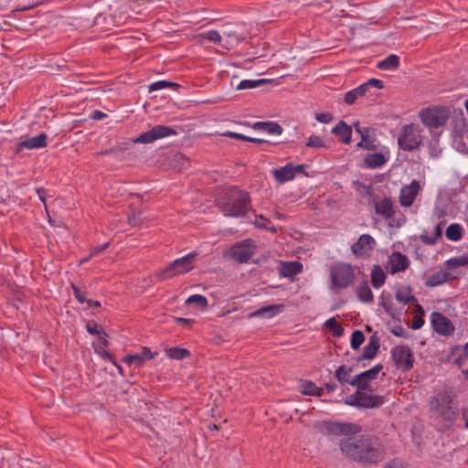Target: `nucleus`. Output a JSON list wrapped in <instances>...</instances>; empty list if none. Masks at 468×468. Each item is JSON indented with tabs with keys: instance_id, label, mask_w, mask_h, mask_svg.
I'll return each mask as SVG.
<instances>
[{
	"instance_id": "09e8293b",
	"label": "nucleus",
	"mask_w": 468,
	"mask_h": 468,
	"mask_svg": "<svg viewBox=\"0 0 468 468\" xmlns=\"http://www.w3.org/2000/svg\"><path fill=\"white\" fill-rule=\"evenodd\" d=\"M446 264L449 268L454 269L461 266L468 265V258L467 257H455L448 260Z\"/></svg>"
},
{
	"instance_id": "603ef678",
	"label": "nucleus",
	"mask_w": 468,
	"mask_h": 468,
	"mask_svg": "<svg viewBox=\"0 0 468 468\" xmlns=\"http://www.w3.org/2000/svg\"><path fill=\"white\" fill-rule=\"evenodd\" d=\"M362 86H366L365 87V91L367 93L369 91V89L371 87H375V88H378V89H382L383 88L382 81L380 80H377V79H370L367 82L362 84Z\"/></svg>"
},
{
	"instance_id": "f3484780",
	"label": "nucleus",
	"mask_w": 468,
	"mask_h": 468,
	"mask_svg": "<svg viewBox=\"0 0 468 468\" xmlns=\"http://www.w3.org/2000/svg\"><path fill=\"white\" fill-rule=\"evenodd\" d=\"M452 359L453 364L458 366L468 378V369L463 368L464 365L468 361V344L463 346H456L452 352Z\"/></svg>"
},
{
	"instance_id": "49530a36",
	"label": "nucleus",
	"mask_w": 468,
	"mask_h": 468,
	"mask_svg": "<svg viewBox=\"0 0 468 468\" xmlns=\"http://www.w3.org/2000/svg\"><path fill=\"white\" fill-rule=\"evenodd\" d=\"M178 87H179V85L176 82H171V81H166V80H159V81L152 83L149 86V90L154 91V90H158L165 89V88L176 89Z\"/></svg>"
},
{
	"instance_id": "ddd939ff",
	"label": "nucleus",
	"mask_w": 468,
	"mask_h": 468,
	"mask_svg": "<svg viewBox=\"0 0 468 468\" xmlns=\"http://www.w3.org/2000/svg\"><path fill=\"white\" fill-rule=\"evenodd\" d=\"M420 190L419 181L413 180L410 185L404 186L400 190L399 203L402 207H410Z\"/></svg>"
},
{
	"instance_id": "473e14b6",
	"label": "nucleus",
	"mask_w": 468,
	"mask_h": 468,
	"mask_svg": "<svg viewBox=\"0 0 468 468\" xmlns=\"http://www.w3.org/2000/svg\"><path fill=\"white\" fill-rule=\"evenodd\" d=\"M386 158L381 153L369 154L365 158L367 167L377 168L382 166L386 163Z\"/></svg>"
},
{
	"instance_id": "5fc2aeb1",
	"label": "nucleus",
	"mask_w": 468,
	"mask_h": 468,
	"mask_svg": "<svg viewBox=\"0 0 468 468\" xmlns=\"http://www.w3.org/2000/svg\"><path fill=\"white\" fill-rule=\"evenodd\" d=\"M384 468H407L405 463L399 458L390 460Z\"/></svg>"
},
{
	"instance_id": "58836bf2",
	"label": "nucleus",
	"mask_w": 468,
	"mask_h": 468,
	"mask_svg": "<svg viewBox=\"0 0 468 468\" xmlns=\"http://www.w3.org/2000/svg\"><path fill=\"white\" fill-rule=\"evenodd\" d=\"M167 356L172 359L181 360L190 356L187 349L181 347H172L166 350Z\"/></svg>"
},
{
	"instance_id": "423d86ee",
	"label": "nucleus",
	"mask_w": 468,
	"mask_h": 468,
	"mask_svg": "<svg viewBox=\"0 0 468 468\" xmlns=\"http://www.w3.org/2000/svg\"><path fill=\"white\" fill-rule=\"evenodd\" d=\"M330 277L334 286L346 288L354 282V269L350 264L346 263L335 264L330 269Z\"/></svg>"
},
{
	"instance_id": "f8f14e48",
	"label": "nucleus",
	"mask_w": 468,
	"mask_h": 468,
	"mask_svg": "<svg viewBox=\"0 0 468 468\" xmlns=\"http://www.w3.org/2000/svg\"><path fill=\"white\" fill-rule=\"evenodd\" d=\"M431 323L433 329L443 335H449L454 331L452 322L442 314L433 312L431 315Z\"/></svg>"
},
{
	"instance_id": "cd10ccee",
	"label": "nucleus",
	"mask_w": 468,
	"mask_h": 468,
	"mask_svg": "<svg viewBox=\"0 0 468 468\" xmlns=\"http://www.w3.org/2000/svg\"><path fill=\"white\" fill-rule=\"evenodd\" d=\"M275 179L280 183H285L294 177L293 165H287L273 171Z\"/></svg>"
},
{
	"instance_id": "c756f323",
	"label": "nucleus",
	"mask_w": 468,
	"mask_h": 468,
	"mask_svg": "<svg viewBox=\"0 0 468 468\" xmlns=\"http://www.w3.org/2000/svg\"><path fill=\"white\" fill-rule=\"evenodd\" d=\"M386 277L385 271L379 265L373 266L371 271V282L375 288H380L385 283Z\"/></svg>"
},
{
	"instance_id": "2eb2a0df",
	"label": "nucleus",
	"mask_w": 468,
	"mask_h": 468,
	"mask_svg": "<svg viewBox=\"0 0 468 468\" xmlns=\"http://www.w3.org/2000/svg\"><path fill=\"white\" fill-rule=\"evenodd\" d=\"M157 353H153L149 347L144 346L140 354L127 355L122 358V362L128 365L141 367L146 360L153 359Z\"/></svg>"
},
{
	"instance_id": "aec40b11",
	"label": "nucleus",
	"mask_w": 468,
	"mask_h": 468,
	"mask_svg": "<svg viewBox=\"0 0 468 468\" xmlns=\"http://www.w3.org/2000/svg\"><path fill=\"white\" fill-rule=\"evenodd\" d=\"M390 272L396 273L405 271L409 265L410 261L408 257L400 252H394L389 258Z\"/></svg>"
},
{
	"instance_id": "de8ad7c7",
	"label": "nucleus",
	"mask_w": 468,
	"mask_h": 468,
	"mask_svg": "<svg viewBox=\"0 0 468 468\" xmlns=\"http://www.w3.org/2000/svg\"><path fill=\"white\" fill-rule=\"evenodd\" d=\"M383 366L381 364H378L372 368L366 370L361 373V376L364 377L365 380H372L377 378V375L382 370Z\"/></svg>"
},
{
	"instance_id": "2f4dec72",
	"label": "nucleus",
	"mask_w": 468,
	"mask_h": 468,
	"mask_svg": "<svg viewBox=\"0 0 468 468\" xmlns=\"http://www.w3.org/2000/svg\"><path fill=\"white\" fill-rule=\"evenodd\" d=\"M300 391L302 394L308 396L321 397L323 395V388H318L314 382L308 380L301 384Z\"/></svg>"
},
{
	"instance_id": "c9c22d12",
	"label": "nucleus",
	"mask_w": 468,
	"mask_h": 468,
	"mask_svg": "<svg viewBox=\"0 0 468 468\" xmlns=\"http://www.w3.org/2000/svg\"><path fill=\"white\" fill-rule=\"evenodd\" d=\"M356 295L361 302L371 303L373 293L367 282L356 288Z\"/></svg>"
},
{
	"instance_id": "e433bc0d",
	"label": "nucleus",
	"mask_w": 468,
	"mask_h": 468,
	"mask_svg": "<svg viewBox=\"0 0 468 468\" xmlns=\"http://www.w3.org/2000/svg\"><path fill=\"white\" fill-rule=\"evenodd\" d=\"M445 235L448 239L458 241L463 238V229L457 223L451 224L447 228Z\"/></svg>"
},
{
	"instance_id": "79ce46f5",
	"label": "nucleus",
	"mask_w": 468,
	"mask_h": 468,
	"mask_svg": "<svg viewBox=\"0 0 468 468\" xmlns=\"http://www.w3.org/2000/svg\"><path fill=\"white\" fill-rule=\"evenodd\" d=\"M324 326L333 332L334 336L340 337L344 334V328L339 325L335 317H332L324 322Z\"/></svg>"
},
{
	"instance_id": "338daca9",
	"label": "nucleus",
	"mask_w": 468,
	"mask_h": 468,
	"mask_svg": "<svg viewBox=\"0 0 468 468\" xmlns=\"http://www.w3.org/2000/svg\"><path fill=\"white\" fill-rule=\"evenodd\" d=\"M104 117H106V114L99 110L94 111L91 114L93 120H101Z\"/></svg>"
},
{
	"instance_id": "a878e982",
	"label": "nucleus",
	"mask_w": 468,
	"mask_h": 468,
	"mask_svg": "<svg viewBox=\"0 0 468 468\" xmlns=\"http://www.w3.org/2000/svg\"><path fill=\"white\" fill-rule=\"evenodd\" d=\"M251 127L254 130L264 131L270 134H282L283 132L282 127L275 122H257Z\"/></svg>"
},
{
	"instance_id": "c85d7f7f",
	"label": "nucleus",
	"mask_w": 468,
	"mask_h": 468,
	"mask_svg": "<svg viewBox=\"0 0 468 468\" xmlns=\"http://www.w3.org/2000/svg\"><path fill=\"white\" fill-rule=\"evenodd\" d=\"M373 132L372 128H367L365 133H361V141L357 144V147L366 149V150H376L377 144L376 140L371 137V133Z\"/></svg>"
},
{
	"instance_id": "1a4fd4ad",
	"label": "nucleus",
	"mask_w": 468,
	"mask_h": 468,
	"mask_svg": "<svg viewBox=\"0 0 468 468\" xmlns=\"http://www.w3.org/2000/svg\"><path fill=\"white\" fill-rule=\"evenodd\" d=\"M176 134V132L168 126L156 125L151 130L143 133L140 136L133 139V144H150L157 139Z\"/></svg>"
},
{
	"instance_id": "4be33fe9",
	"label": "nucleus",
	"mask_w": 468,
	"mask_h": 468,
	"mask_svg": "<svg viewBox=\"0 0 468 468\" xmlns=\"http://www.w3.org/2000/svg\"><path fill=\"white\" fill-rule=\"evenodd\" d=\"M375 211L386 219L391 218L395 214L392 200L388 197H385L382 200L376 202Z\"/></svg>"
},
{
	"instance_id": "bb28decb",
	"label": "nucleus",
	"mask_w": 468,
	"mask_h": 468,
	"mask_svg": "<svg viewBox=\"0 0 468 468\" xmlns=\"http://www.w3.org/2000/svg\"><path fill=\"white\" fill-rule=\"evenodd\" d=\"M450 272H448L447 271H439L427 278L425 285L427 287L439 286L447 282L448 280H450Z\"/></svg>"
},
{
	"instance_id": "13d9d810",
	"label": "nucleus",
	"mask_w": 468,
	"mask_h": 468,
	"mask_svg": "<svg viewBox=\"0 0 468 468\" xmlns=\"http://www.w3.org/2000/svg\"><path fill=\"white\" fill-rule=\"evenodd\" d=\"M222 136H225V137H229V138H234V139H238V140H241V141H247L249 140L248 139V136L246 135H243L241 133H234V132H230V131H227V132H224L221 133Z\"/></svg>"
},
{
	"instance_id": "b1692460",
	"label": "nucleus",
	"mask_w": 468,
	"mask_h": 468,
	"mask_svg": "<svg viewBox=\"0 0 468 468\" xmlns=\"http://www.w3.org/2000/svg\"><path fill=\"white\" fill-rule=\"evenodd\" d=\"M332 133L338 136L343 144H348L351 142L352 128L344 121H340L332 129Z\"/></svg>"
},
{
	"instance_id": "6ab92c4d",
	"label": "nucleus",
	"mask_w": 468,
	"mask_h": 468,
	"mask_svg": "<svg viewBox=\"0 0 468 468\" xmlns=\"http://www.w3.org/2000/svg\"><path fill=\"white\" fill-rule=\"evenodd\" d=\"M47 145V134L40 133L37 136L27 138L22 142H20L16 146V152H20L24 148L27 149H37L42 148Z\"/></svg>"
},
{
	"instance_id": "864d4df0",
	"label": "nucleus",
	"mask_w": 468,
	"mask_h": 468,
	"mask_svg": "<svg viewBox=\"0 0 468 468\" xmlns=\"http://www.w3.org/2000/svg\"><path fill=\"white\" fill-rule=\"evenodd\" d=\"M86 329L90 335H102V330L98 329V324L95 321H90L86 324Z\"/></svg>"
},
{
	"instance_id": "4c0bfd02",
	"label": "nucleus",
	"mask_w": 468,
	"mask_h": 468,
	"mask_svg": "<svg viewBox=\"0 0 468 468\" xmlns=\"http://www.w3.org/2000/svg\"><path fill=\"white\" fill-rule=\"evenodd\" d=\"M226 41L222 44V48L226 49H231L235 45L239 44L244 39V37H239L234 31L224 32Z\"/></svg>"
},
{
	"instance_id": "3c124183",
	"label": "nucleus",
	"mask_w": 468,
	"mask_h": 468,
	"mask_svg": "<svg viewBox=\"0 0 468 468\" xmlns=\"http://www.w3.org/2000/svg\"><path fill=\"white\" fill-rule=\"evenodd\" d=\"M252 223L259 229H268L267 223H270V220L264 218L262 215H255V219L252 221Z\"/></svg>"
},
{
	"instance_id": "dca6fc26",
	"label": "nucleus",
	"mask_w": 468,
	"mask_h": 468,
	"mask_svg": "<svg viewBox=\"0 0 468 468\" xmlns=\"http://www.w3.org/2000/svg\"><path fill=\"white\" fill-rule=\"evenodd\" d=\"M303 271V264L298 261H281L279 266V274L282 277L293 279V277Z\"/></svg>"
},
{
	"instance_id": "c03bdc74",
	"label": "nucleus",
	"mask_w": 468,
	"mask_h": 468,
	"mask_svg": "<svg viewBox=\"0 0 468 468\" xmlns=\"http://www.w3.org/2000/svg\"><path fill=\"white\" fill-rule=\"evenodd\" d=\"M352 372V367H347L343 365L340 366L335 371V377L337 380L341 383H348L349 376Z\"/></svg>"
},
{
	"instance_id": "72a5a7b5",
	"label": "nucleus",
	"mask_w": 468,
	"mask_h": 468,
	"mask_svg": "<svg viewBox=\"0 0 468 468\" xmlns=\"http://www.w3.org/2000/svg\"><path fill=\"white\" fill-rule=\"evenodd\" d=\"M399 65V58L397 55L391 54L378 63V68L383 70L397 69Z\"/></svg>"
},
{
	"instance_id": "39448f33",
	"label": "nucleus",
	"mask_w": 468,
	"mask_h": 468,
	"mask_svg": "<svg viewBox=\"0 0 468 468\" xmlns=\"http://www.w3.org/2000/svg\"><path fill=\"white\" fill-rule=\"evenodd\" d=\"M398 144L404 151L418 149L422 144L421 129L414 123L403 126L398 137Z\"/></svg>"
},
{
	"instance_id": "4d7b16f0",
	"label": "nucleus",
	"mask_w": 468,
	"mask_h": 468,
	"mask_svg": "<svg viewBox=\"0 0 468 468\" xmlns=\"http://www.w3.org/2000/svg\"><path fill=\"white\" fill-rule=\"evenodd\" d=\"M315 119L322 123H329L333 120V115L329 112L316 113Z\"/></svg>"
},
{
	"instance_id": "774afa93",
	"label": "nucleus",
	"mask_w": 468,
	"mask_h": 468,
	"mask_svg": "<svg viewBox=\"0 0 468 468\" xmlns=\"http://www.w3.org/2000/svg\"><path fill=\"white\" fill-rule=\"evenodd\" d=\"M354 127H355L356 132L359 134L365 133L367 131V127H361L358 122L354 123Z\"/></svg>"
},
{
	"instance_id": "a211bd4d",
	"label": "nucleus",
	"mask_w": 468,
	"mask_h": 468,
	"mask_svg": "<svg viewBox=\"0 0 468 468\" xmlns=\"http://www.w3.org/2000/svg\"><path fill=\"white\" fill-rule=\"evenodd\" d=\"M109 346V342L107 340V334L102 332V335L100 337V343L93 344V347L95 352L104 360L111 361L113 365H115L119 371L122 373V367L117 365L112 356L106 350V347Z\"/></svg>"
},
{
	"instance_id": "f704fd0d",
	"label": "nucleus",
	"mask_w": 468,
	"mask_h": 468,
	"mask_svg": "<svg viewBox=\"0 0 468 468\" xmlns=\"http://www.w3.org/2000/svg\"><path fill=\"white\" fill-rule=\"evenodd\" d=\"M396 299L403 303L405 304L408 303H416L418 302L417 298L411 294L410 287H407L405 289L399 290L396 292Z\"/></svg>"
},
{
	"instance_id": "0e129e2a",
	"label": "nucleus",
	"mask_w": 468,
	"mask_h": 468,
	"mask_svg": "<svg viewBox=\"0 0 468 468\" xmlns=\"http://www.w3.org/2000/svg\"><path fill=\"white\" fill-rule=\"evenodd\" d=\"M128 221L132 225H138L140 223V214L133 212L129 216Z\"/></svg>"
},
{
	"instance_id": "f03ea898",
	"label": "nucleus",
	"mask_w": 468,
	"mask_h": 468,
	"mask_svg": "<svg viewBox=\"0 0 468 468\" xmlns=\"http://www.w3.org/2000/svg\"><path fill=\"white\" fill-rule=\"evenodd\" d=\"M217 206L227 217H243L250 209V197L248 192L231 186L217 199Z\"/></svg>"
},
{
	"instance_id": "7c9ffc66",
	"label": "nucleus",
	"mask_w": 468,
	"mask_h": 468,
	"mask_svg": "<svg viewBox=\"0 0 468 468\" xmlns=\"http://www.w3.org/2000/svg\"><path fill=\"white\" fill-rule=\"evenodd\" d=\"M365 87L360 85L359 87L347 91L344 96V101L347 105L354 104L357 99L366 96L367 92L365 91Z\"/></svg>"
},
{
	"instance_id": "680f3d73",
	"label": "nucleus",
	"mask_w": 468,
	"mask_h": 468,
	"mask_svg": "<svg viewBox=\"0 0 468 468\" xmlns=\"http://www.w3.org/2000/svg\"><path fill=\"white\" fill-rule=\"evenodd\" d=\"M424 324V319L421 316H416L412 322L411 328L414 330L420 329Z\"/></svg>"
},
{
	"instance_id": "6e6d98bb",
	"label": "nucleus",
	"mask_w": 468,
	"mask_h": 468,
	"mask_svg": "<svg viewBox=\"0 0 468 468\" xmlns=\"http://www.w3.org/2000/svg\"><path fill=\"white\" fill-rule=\"evenodd\" d=\"M71 288L74 292V296L80 303L87 302V299L84 296V292H82L78 286H76L74 283H71Z\"/></svg>"
},
{
	"instance_id": "9d476101",
	"label": "nucleus",
	"mask_w": 468,
	"mask_h": 468,
	"mask_svg": "<svg viewBox=\"0 0 468 468\" xmlns=\"http://www.w3.org/2000/svg\"><path fill=\"white\" fill-rule=\"evenodd\" d=\"M392 358L399 368L408 371L413 367V354L407 346H397L392 349Z\"/></svg>"
},
{
	"instance_id": "5701e85b",
	"label": "nucleus",
	"mask_w": 468,
	"mask_h": 468,
	"mask_svg": "<svg viewBox=\"0 0 468 468\" xmlns=\"http://www.w3.org/2000/svg\"><path fill=\"white\" fill-rule=\"evenodd\" d=\"M379 347V339L377 335H373L370 336L368 344L364 347L363 354L357 358V361L374 358Z\"/></svg>"
},
{
	"instance_id": "69168bd1",
	"label": "nucleus",
	"mask_w": 468,
	"mask_h": 468,
	"mask_svg": "<svg viewBox=\"0 0 468 468\" xmlns=\"http://www.w3.org/2000/svg\"><path fill=\"white\" fill-rule=\"evenodd\" d=\"M392 334L396 336L406 337L405 330L400 325L394 327L392 329Z\"/></svg>"
},
{
	"instance_id": "ea45409f",
	"label": "nucleus",
	"mask_w": 468,
	"mask_h": 468,
	"mask_svg": "<svg viewBox=\"0 0 468 468\" xmlns=\"http://www.w3.org/2000/svg\"><path fill=\"white\" fill-rule=\"evenodd\" d=\"M195 38L198 39L199 41H201L203 39H207L208 41H211V42L217 43V44H220L222 41V37L217 30H210L204 34H198V35L195 36Z\"/></svg>"
},
{
	"instance_id": "a19ab883",
	"label": "nucleus",
	"mask_w": 468,
	"mask_h": 468,
	"mask_svg": "<svg viewBox=\"0 0 468 468\" xmlns=\"http://www.w3.org/2000/svg\"><path fill=\"white\" fill-rule=\"evenodd\" d=\"M270 81V80L265 79H260L256 80H244L239 83V85L237 86V90L253 89Z\"/></svg>"
},
{
	"instance_id": "bf43d9fd",
	"label": "nucleus",
	"mask_w": 468,
	"mask_h": 468,
	"mask_svg": "<svg viewBox=\"0 0 468 468\" xmlns=\"http://www.w3.org/2000/svg\"><path fill=\"white\" fill-rule=\"evenodd\" d=\"M108 247H109V242H107L100 247L93 248L90 251V254L89 255V258L94 257L95 255L99 254L100 252L105 250Z\"/></svg>"
},
{
	"instance_id": "7ed1b4c3",
	"label": "nucleus",
	"mask_w": 468,
	"mask_h": 468,
	"mask_svg": "<svg viewBox=\"0 0 468 468\" xmlns=\"http://www.w3.org/2000/svg\"><path fill=\"white\" fill-rule=\"evenodd\" d=\"M421 122L430 130L438 129L446 124L451 116L448 107L433 106L422 109L419 113Z\"/></svg>"
},
{
	"instance_id": "a18cd8bd",
	"label": "nucleus",
	"mask_w": 468,
	"mask_h": 468,
	"mask_svg": "<svg viewBox=\"0 0 468 468\" xmlns=\"http://www.w3.org/2000/svg\"><path fill=\"white\" fill-rule=\"evenodd\" d=\"M365 341V336L362 331L356 330L353 332L351 336V347L354 350H357Z\"/></svg>"
},
{
	"instance_id": "37998d69",
	"label": "nucleus",
	"mask_w": 468,
	"mask_h": 468,
	"mask_svg": "<svg viewBox=\"0 0 468 468\" xmlns=\"http://www.w3.org/2000/svg\"><path fill=\"white\" fill-rule=\"evenodd\" d=\"M186 303L188 305L195 304L200 309H205L207 306V300L203 295L194 294L186 299Z\"/></svg>"
},
{
	"instance_id": "20e7f679",
	"label": "nucleus",
	"mask_w": 468,
	"mask_h": 468,
	"mask_svg": "<svg viewBox=\"0 0 468 468\" xmlns=\"http://www.w3.org/2000/svg\"><path fill=\"white\" fill-rule=\"evenodd\" d=\"M197 254L189 253L179 259L175 260L165 268L155 272L158 281L171 279L174 276L188 272L193 269V261Z\"/></svg>"
},
{
	"instance_id": "e2e57ef3",
	"label": "nucleus",
	"mask_w": 468,
	"mask_h": 468,
	"mask_svg": "<svg viewBox=\"0 0 468 468\" xmlns=\"http://www.w3.org/2000/svg\"><path fill=\"white\" fill-rule=\"evenodd\" d=\"M36 192L38 195L39 199L44 203L45 210L48 214V207L46 204V191L43 188H37Z\"/></svg>"
},
{
	"instance_id": "4468645a",
	"label": "nucleus",
	"mask_w": 468,
	"mask_h": 468,
	"mask_svg": "<svg viewBox=\"0 0 468 468\" xmlns=\"http://www.w3.org/2000/svg\"><path fill=\"white\" fill-rule=\"evenodd\" d=\"M325 425L328 432L334 435H350L356 434L360 431V428L353 423L329 421Z\"/></svg>"
},
{
	"instance_id": "0eeeda50",
	"label": "nucleus",
	"mask_w": 468,
	"mask_h": 468,
	"mask_svg": "<svg viewBox=\"0 0 468 468\" xmlns=\"http://www.w3.org/2000/svg\"><path fill=\"white\" fill-rule=\"evenodd\" d=\"M383 403L384 399L382 397L368 395L365 391L361 390H357L346 399V404L364 409L378 408Z\"/></svg>"
},
{
	"instance_id": "f257e3e1",
	"label": "nucleus",
	"mask_w": 468,
	"mask_h": 468,
	"mask_svg": "<svg viewBox=\"0 0 468 468\" xmlns=\"http://www.w3.org/2000/svg\"><path fill=\"white\" fill-rule=\"evenodd\" d=\"M339 448L346 458L366 464L377 465L387 455V449L381 439L371 434L342 439Z\"/></svg>"
},
{
	"instance_id": "9b49d317",
	"label": "nucleus",
	"mask_w": 468,
	"mask_h": 468,
	"mask_svg": "<svg viewBox=\"0 0 468 468\" xmlns=\"http://www.w3.org/2000/svg\"><path fill=\"white\" fill-rule=\"evenodd\" d=\"M453 399V392L448 388H444L440 391L431 402V407L440 410L442 414L447 415L450 418L451 414H454L451 409V403Z\"/></svg>"
},
{
	"instance_id": "6e6552de",
	"label": "nucleus",
	"mask_w": 468,
	"mask_h": 468,
	"mask_svg": "<svg viewBox=\"0 0 468 468\" xmlns=\"http://www.w3.org/2000/svg\"><path fill=\"white\" fill-rule=\"evenodd\" d=\"M256 251V245L253 239H247L234 244L229 250V255L239 263H246Z\"/></svg>"
},
{
	"instance_id": "052dcab7",
	"label": "nucleus",
	"mask_w": 468,
	"mask_h": 468,
	"mask_svg": "<svg viewBox=\"0 0 468 468\" xmlns=\"http://www.w3.org/2000/svg\"><path fill=\"white\" fill-rule=\"evenodd\" d=\"M361 380H365V378H364V377L361 376V373H360V374L355 376L352 379H349L348 384L357 388V387L362 386L360 384Z\"/></svg>"
},
{
	"instance_id": "412c9836",
	"label": "nucleus",
	"mask_w": 468,
	"mask_h": 468,
	"mask_svg": "<svg viewBox=\"0 0 468 468\" xmlns=\"http://www.w3.org/2000/svg\"><path fill=\"white\" fill-rule=\"evenodd\" d=\"M375 243V239L368 234H363L359 237L358 240L355 242L352 247V252L356 255H363L367 250L372 249V244Z\"/></svg>"
},
{
	"instance_id": "8fccbe9b",
	"label": "nucleus",
	"mask_w": 468,
	"mask_h": 468,
	"mask_svg": "<svg viewBox=\"0 0 468 468\" xmlns=\"http://www.w3.org/2000/svg\"><path fill=\"white\" fill-rule=\"evenodd\" d=\"M306 146L307 147H323V146H324V141L322 140L321 137L316 136V135H312L309 137V139L306 143Z\"/></svg>"
},
{
	"instance_id": "393cba45",
	"label": "nucleus",
	"mask_w": 468,
	"mask_h": 468,
	"mask_svg": "<svg viewBox=\"0 0 468 468\" xmlns=\"http://www.w3.org/2000/svg\"><path fill=\"white\" fill-rule=\"evenodd\" d=\"M283 308L282 304H271L267 306H263L252 313L248 314V318L251 319L253 317H266L271 318L273 317L279 311Z\"/></svg>"
}]
</instances>
